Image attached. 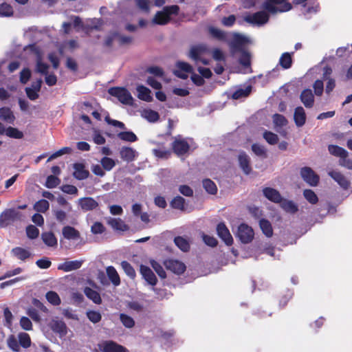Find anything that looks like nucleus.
<instances>
[{
	"instance_id": "1",
	"label": "nucleus",
	"mask_w": 352,
	"mask_h": 352,
	"mask_svg": "<svg viewBox=\"0 0 352 352\" xmlns=\"http://www.w3.org/2000/svg\"><path fill=\"white\" fill-rule=\"evenodd\" d=\"M262 7L265 10L247 14L244 16V20L253 25L262 26L269 21L270 16L266 11L275 14L287 12L292 8L291 3L287 0H265Z\"/></svg>"
},
{
	"instance_id": "2",
	"label": "nucleus",
	"mask_w": 352,
	"mask_h": 352,
	"mask_svg": "<svg viewBox=\"0 0 352 352\" xmlns=\"http://www.w3.org/2000/svg\"><path fill=\"white\" fill-rule=\"evenodd\" d=\"M25 51H30L36 59V72L45 75V82L49 86L54 85L57 82L56 76L54 74H48L49 66L41 61V54L35 45H31L26 47Z\"/></svg>"
},
{
	"instance_id": "3",
	"label": "nucleus",
	"mask_w": 352,
	"mask_h": 352,
	"mask_svg": "<svg viewBox=\"0 0 352 352\" xmlns=\"http://www.w3.org/2000/svg\"><path fill=\"white\" fill-rule=\"evenodd\" d=\"M179 11L177 6H166L162 11L157 12L153 19V23L157 25H165L170 20V15L177 14Z\"/></svg>"
},
{
	"instance_id": "4",
	"label": "nucleus",
	"mask_w": 352,
	"mask_h": 352,
	"mask_svg": "<svg viewBox=\"0 0 352 352\" xmlns=\"http://www.w3.org/2000/svg\"><path fill=\"white\" fill-rule=\"evenodd\" d=\"M209 54L208 47L204 44L192 46L189 52V57L197 64L201 63L204 65H208L209 60L204 56Z\"/></svg>"
},
{
	"instance_id": "5",
	"label": "nucleus",
	"mask_w": 352,
	"mask_h": 352,
	"mask_svg": "<svg viewBox=\"0 0 352 352\" xmlns=\"http://www.w3.org/2000/svg\"><path fill=\"white\" fill-rule=\"evenodd\" d=\"M22 214L16 209H8L0 214V228H6L17 221H20Z\"/></svg>"
},
{
	"instance_id": "6",
	"label": "nucleus",
	"mask_w": 352,
	"mask_h": 352,
	"mask_svg": "<svg viewBox=\"0 0 352 352\" xmlns=\"http://www.w3.org/2000/svg\"><path fill=\"white\" fill-rule=\"evenodd\" d=\"M110 95L116 97L118 100L124 104L132 105L133 98L131 93L123 87H113L109 89Z\"/></svg>"
},
{
	"instance_id": "7",
	"label": "nucleus",
	"mask_w": 352,
	"mask_h": 352,
	"mask_svg": "<svg viewBox=\"0 0 352 352\" xmlns=\"http://www.w3.org/2000/svg\"><path fill=\"white\" fill-rule=\"evenodd\" d=\"M237 236L243 243H250L254 238V231L247 224H241L237 230Z\"/></svg>"
},
{
	"instance_id": "8",
	"label": "nucleus",
	"mask_w": 352,
	"mask_h": 352,
	"mask_svg": "<svg viewBox=\"0 0 352 352\" xmlns=\"http://www.w3.org/2000/svg\"><path fill=\"white\" fill-rule=\"evenodd\" d=\"M300 175L303 180L311 186H316L319 182V176L309 167L302 168Z\"/></svg>"
},
{
	"instance_id": "9",
	"label": "nucleus",
	"mask_w": 352,
	"mask_h": 352,
	"mask_svg": "<svg viewBox=\"0 0 352 352\" xmlns=\"http://www.w3.org/2000/svg\"><path fill=\"white\" fill-rule=\"evenodd\" d=\"M192 67L185 62H177L174 74L179 78L186 79L192 73Z\"/></svg>"
},
{
	"instance_id": "10",
	"label": "nucleus",
	"mask_w": 352,
	"mask_h": 352,
	"mask_svg": "<svg viewBox=\"0 0 352 352\" xmlns=\"http://www.w3.org/2000/svg\"><path fill=\"white\" fill-rule=\"evenodd\" d=\"M166 269L175 274H182L186 270V265L180 261L175 259H168L164 261Z\"/></svg>"
},
{
	"instance_id": "11",
	"label": "nucleus",
	"mask_w": 352,
	"mask_h": 352,
	"mask_svg": "<svg viewBox=\"0 0 352 352\" xmlns=\"http://www.w3.org/2000/svg\"><path fill=\"white\" fill-rule=\"evenodd\" d=\"M49 325L54 333L58 334L60 338H63L67 333V327L62 320L52 319Z\"/></svg>"
},
{
	"instance_id": "12",
	"label": "nucleus",
	"mask_w": 352,
	"mask_h": 352,
	"mask_svg": "<svg viewBox=\"0 0 352 352\" xmlns=\"http://www.w3.org/2000/svg\"><path fill=\"white\" fill-rule=\"evenodd\" d=\"M217 232L218 236L224 241L227 245H230L233 243L232 236L223 223H220L217 225Z\"/></svg>"
},
{
	"instance_id": "13",
	"label": "nucleus",
	"mask_w": 352,
	"mask_h": 352,
	"mask_svg": "<svg viewBox=\"0 0 352 352\" xmlns=\"http://www.w3.org/2000/svg\"><path fill=\"white\" fill-rule=\"evenodd\" d=\"M99 347L102 352H128L124 347L113 341L102 342Z\"/></svg>"
},
{
	"instance_id": "14",
	"label": "nucleus",
	"mask_w": 352,
	"mask_h": 352,
	"mask_svg": "<svg viewBox=\"0 0 352 352\" xmlns=\"http://www.w3.org/2000/svg\"><path fill=\"white\" fill-rule=\"evenodd\" d=\"M174 152L178 155H182L188 152L190 145L186 140L177 138L173 144Z\"/></svg>"
},
{
	"instance_id": "15",
	"label": "nucleus",
	"mask_w": 352,
	"mask_h": 352,
	"mask_svg": "<svg viewBox=\"0 0 352 352\" xmlns=\"http://www.w3.org/2000/svg\"><path fill=\"white\" fill-rule=\"evenodd\" d=\"M78 204L82 210L88 211L96 208L98 206V202L92 197L80 198Z\"/></svg>"
},
{
	"instance_id": "16",
	"label": "nucleus",
	"mask_w": 352,
	"mask_h": 352,
	"mask_svg": "<svg viewBox=\"0 0 352 352\" xmlns=\"http://www.w3.org/2000/svg\"><path fill=\"white\" fill-rule=\"evenodd\" d=\"M328 174L343 189H347L349 188L350 183L342 173L338 171L332 170L329 171Z\"/></svg>"
},
{
	"instance_id": "17",
	"label": "nucleus",
	"mask_w": 352,
	"mask_h": 352,
	"mask_svg": "<svg viewBox=\"0 0 352 352\" xmlns=\"http://www.w3.org/2000/svg\"><path fill=\"white\" fill-rule=\"evenodd\" d=\"M140 272L144 279L152 287L156 285L157 278L152 270L147 266L141 265Z\"/></svg>"
},
{
	"instance_id": "18",
	"label": "nucleus",
	"mask_w": 352,
	"mask_h": 352,
	"mask_svg": "<svg viewBox=\"0 0 352 352\" xmlns=\"http://www.w3.org/2000/svg\"><path fill=\"white\" fill-rule=\"evenodd\" d=\"M307 116L302 107H298L294 109V120L298 127L302 126L306 122Z\"/></svg>"
},
{
	"instance_id": "19",
	"label": "nucleus",
	"mask_w": 352,
	"mask_h": 352,
	"mask_svg": "<svg viewBox=\"0 0 352 352\" xmlns=\"http://www.w3.org/2000/svg\"><path fill=\"white\" fill-rule=\"evenodd\" d=\"M120 153L121 158L127 162L134 161L138 155V153L131 147H122Z\"/></svg>"
},
{
	"instance_id": "20",
	"label": "nucleus",
	"mask_w": 352,
	"mask_h": 352,
	"mask_svg": "<svg viewBox=\"0 0 352 352\" xmlns=\"http://www.w3.org/2000/svg\"><path fill=\"white\" fill-rule=\"evenodd\" d=\"M300 100L307 108H311L314 103V96L311 89H305L300 94Z\"/></svg>"
},
{
	"instance_id": "21",
	"label": "nucleus",
	"mask_w": 352,
	"mask_h": 352,
	"mask_svg": "<svg viewBox=\"0 0 352 352\" xmlns=\"http://www.w3.org/2000/svg\"><path fill=\"white\" fill-rule=\"evenodd\" d=\"M238 160L239 166L243 170V173L246 175H248L252 170V168L250 166V160L249 156L244 152H241L239 155Z\"/></svg>"
},
{
	"instance_id": "22",
	"label": "nucleus",
	"mask_w": 352,
	"mask_h": 352,
	"mask_svg": "<svg viewBox=\"0 0 352 352\" xmlns=\"http://www.w3.org/2000/svg\"><path fill=\"white\" fill-rule=\"evenodd\" d=\"M136 90L138 93L137 96L140 100L146 102H151L153 100L151 91L148 88L144 85H138Z\"/></svg>"
},
{
	"instance_id": "23",
	"label": "nucleus",
	"mask_w": 352,
	"mask_h": 352,
	"mask_svg": "<svg viewBox=\"0 0 352 352\" xmlns=\"http://www.w3.org/2000/svg\"><path fill=\"white\" fill-rule=\"evenodd\" d=\"M74 176L79 180L86 179L89 175V171L85 169L84 164L76 163L74 164Z\"/></svg>"
},
{
	"instance_id": "24",
	"label": "nucleus",
	"mask_w": 352,
	"mask_h": 352,
	"mask_svg": "<svg viewBox=\"0 0 352 352\" xmlns=\"http://www.w3.org/2000/svg\"><path fill=\"white\" fill-rule=\"evenodd\" d=\"M263 195L265 197L269 200L275 202L279 203L282 201L281 195L279 192L272 188H265L263 189Z\"/></svg>"
},
{
	"instance_id": "25",
	"label": "nucleus",
	"mask_w": 352,
	"mask_h": 352,
	"mask_svg": "<svg viewBox=\"0 0 352 352\" xmlns=\"http://www.w3.org/2000/svg\"><path fill=\"white\" fill-rule=\"evenodd\" d=\"M82 261L78 260L66 261L60 265L58 269L65 272H70L79 269L82 266Z\"/></svg>"
},
{
	"instance_id": "26",
	"label": "nucleus",
	"mask_w": 352,
	"mask_h": 352,
	"mask_svg": "<svg viewBox=\"0 0 352 352\" xmlns=\"http://www.w3.org/2000/svg\"><path fill=\"white\" fill-rule=\"evenodd\" d=\"M332 72V69L329 67H326L324 69V73H323V78L324 80H327V82L326 85L325 91L327 94H329L333 91L336 86V82L335 80L331 78H328L327 76H329Z\"/></svg>"
},
{
	"instance_id": "27",
	"label": "nucleus",
	"mask_w": 352,
	"mask_h": 352,
	"mask_svg": "<svg viewBox=\"0 0 352 352\" xmlns=\"http://www.w3.org/2000/svg\"><path fill=\"white\" fill-rule=\"evenodd\" d=\"M113 40H118L120 44H126L131 41V38L130 36H121L117 33H113L106 39L105 45L107 46L111 45Z\"/></svg>"
},
{
	"instance_id": "28",
	"label": "nucleus",
	"mask_w": 352,
	"mask_h": 352,
	"mask_svg": "<svg viewBox=\"0 0 352 352\" xmlns=\"http://www.w3.org/2000/svg\"><path fill=\"white\" fill-rule=\"evenodd\" d=\"M12 255L21 261H25L31 256L30 252L25 248L16 247L11 250Z\"/></svg>"
},
{
	"instance_id": "29",
	"label": "nucleus",
	"mask_w": 352,
	"mask_h": 352,
	"mask_svg": "<svg viewBox=\"0 0 352 352\" xmlns=\"http://www.w3.org/2000/svg\"><path fill=\"white\" fill-rule=\"evenodd\" d=\"M0 118L8 124H13L15 116L10 108H0Z\"/></svg>"
},
{
	"instance_id": "30",
	"label": "nucleus",
	"mask_w": 352,
	"mask_h": 352,
	"mask_svg": "<svg viewBox=\"0 0 352 352\" xmlns=\"http://www.w3.org/2000/svg\"><path fill=\"white\" fill-rule=\"evenodd\" d=\"M63 234L64 237L69 240H76L80 236L79 232L72 226H65L63 228Z\"/></svg>"
},
{
	"instance_id": "31",
	"label": "nucleus",
	"mask_w": 352,
	"mask_h": 352,
	"mask_svg": "<svg viewBox=\"0 0 352 352\" xmlns=\"http://www.w3.org/2000/svg\"><path fill=\"white\" fill-rule=\"evenodd\" d=\"M106 272L109 280L115 286H118L120 284V276L116 270L113 267H107L106 269Z\"/></svg>"
},
{
	"instance_id": "32",
	"label": "nucleus",
	"mask_w": 352,
	"mask_h": 352,
	"mask_svg": "<svg viewBox=\"0 0 352 352\" xmlns=\"http://www.w3.org/2000/svg\"><path fill=\"white\" fill-rule=\"evenodd\" d=\"M248 41V38L241 34H234L233 41L231 43V47L240 50L243 44Z\"/></svg>"
},
{
	"instance_id": "33",
	"label": "nucleus",
	"mask_w": 352,
	"mask_h": 352,
	"mask_svg": "<svg viewBox=\"0 0 352 352\" xmlns=\"http://www.w3.org/2000/svg\"><path fill=\"white\" fill-rule=\"evenodd\" d=\"M252 87L248 85L245 87H240L232 94V98L235 100L246 98L251 93Z\"/></svg>"
},
{
	"instance_id": "34",
	"label": "nucleus",
	"mask_w": 352,
	"mask_h": 352,
	"mask_svg": "<svg viewBox=\"0 0 352 352\" xmlns=\"http://www.w3.org/2000/svg\"><path fill=\"white\" fill-rule=\"evenodd\" d=\"M141 116L148 122H155L159 120L160 116L157 111L145 109L141 111Z\"/></svg>"
},
{
	"instance_id": "35",
	"label": "nucleus",
	"mask_w": 352,
	"mask_h": 352,
	"mask_svg": "<svg viewBox=\"0 0 352 352\" xmlns=\"http://www.w3.org/2000/svg\"><path fill=\"white\" fill-rule=\"evenodd\" d=\"M41 239L43 243L49 247H54L57 245V239L51 232H43L41 234Z\"/></svg>"
},
{
	"instance_id": "36",
	"label": "nucleus",
	"mask_w": 352,
	"mask_h": 352,
	"mask_svg": "<svg viewBox=\"0 0 352 352\" xmlns=\"http://www.w3.org/2000/svg\"><path fill=\"white\" fill-rule=\"evenodd\" d=\"M108 223L115 230L124 231L128 229L127 226L121 219L110 218Z\"/></svg>"
},
{
	"instance_id": "37",
	"label": "nucleus",
	"mask_w": 352,
	"mask_h": 352,
	"mask_svg": "<svg viewBox=\"0 0 352 352\" xmlns=\"http://www.w3.org/2000/svg\"><path fill=\"white\" fill-rule=\"evenodd\" d=\"M85 294L88 298L91 300L96 304H100L102 302L99 293L90 287H85Z\"/></svg>"
},
{
	"instance_id": "38",
	"label": "nucleus",
	"mask_w": 352,
	"mask_h": 352,
	"mask_svg": "<svg viewBox=\"0 0 352 352\" xmlns=\"http://www.w3.org/2000/svg\"><path fill=\"white\" fill-rule=\"evenodd\" d=\"M259 225L262 232L266 236L271 237L272 236L273 230L270 221L265 219H261Z\"/></svg>"
},
{
	"instance_id": "39",
	"label": "nucleus",
	"mask_w": 352,
	"mask_h": 352,
	"mask_svg": "<svg viewBox=\"0 0 352 352\" xmlns=\"http://www.w3.org/2000/svg\"><path fill=\"white\" fill-rule=\"evenodd\" d=\"M20 346L28 349L31 346V339L29 334L25 332H21L17 336Z\"/></svg>"
},
{
	"instance_id": "40",
	"label": "nucleus",
	"mask_w": 352,
	"mask_h": 352,
	"mask_svg": "<svg viewBox=\"0 0 352 352\" xmlns=\"http://www.w3.org/2000/svg\"><path fill=\"white\" fill-rule=\"evenodd\" d=\"M280 203L282 208L287 212L295 213L298 210V206L292 201L282 200Z\"/></svg>"
},
{
	"instance_id": "41",
	"label": "nucleus",
	"mask_w": 352,
	"mask_h": 352,
	"mask_svg": "<svg viewBox=\"0 0 352 352\" xmlns=\"http://www.w3.org/2000/svg\"><path fill=\"white\" fill-rule=\"evenodd\" d=\"M175 245L183 252H187L190 248V245L187 239L182 236H177L174 239Z\"/></svg>"
},
{
	"instance_id": "42",
	"label": "nucleus",
	"mask_w": 352,
	"mask_h": 352,
	"mask_svg": "<svg viewBox=\"0 0 352 352\" xmlns=\"http://www.w3.org/2000/svg\"><path fill=\"white\" fill-rule=\"evenodd\" d=\"M329 151L331 154L340 157V159L347 155L346 151L338 146L330 145L329 146Z\"/></svg>"
},
{
	"instance_id": "43",
	"label": "nucleus",
	"mask_w": 352,
	"mask_h": 352,
	"mask_svg": "<svg viewBox=\"0 0 352 352\" xmlns=\"http://www.w3.org/2000/svg\"><path fill=\"white\" fill-rule=\"evenodd\" d=\"M292 63V56L289 53L285 52L280 58L279 63L284 69H288L291 67Z\"/></svg>"
},
{
	"instance_id": "44",
	"label": "nucleus",
	"mask_w": 352,
	"mask_h": 352,
	"mask_svg": "<svg viewBox=\"0 0 352 352\" xmlns=\"http://www.w3.org/2000/svg\"><path fill=\"white\" fill-rule=\"evenodd\" d=\"M49 208L50 204L45 199H41L34 205V209L38 212H45Z\"/></svg>"
},
{
	"instance_id": "45",
	"label": "nucleus",
	"mask_w": 352,
	"mask_h": 352,
	"mask_svg": "<svg viewBox=\"0 0 352 352\" xmlns=\"http://www.w3.org/2000/svg\"><path fill=\"white\" fill-rule=\"evenodd\" d=\"M209 32L212 37L215 38L217 40L225 41L226 39V33L218 28L210 27L209 28Z\"/></svg>"
},
{
	"instance_id": "46",
	"label": "nucleus",
	"mask_w": 352,
	"mask_h": 352,
	"mask_svg": "<svg viewBox=\"0 0 352 352\" xmlns=\"http://www.w3.org/2000/svg\"><path fill=\"white\" fill-rule=\"evenodd\" d=\"M73 25V26L76 28L80 29L82 27V21L81 19L78 17L75 16L72 23H63V28L64 30L65 33H69V28Z\"/></svg>"
},
{
	"instance_id": "47",
	"label": "nucleus",
	"mask_w": 352,
	"mask_h": 352,
	"mask_svg": "<svg viewBox=\"0 0 352 352\" xmlns=\"http://www.w3.org/2000/svg\"><path fill=\"white\" fill-rule=\"evenodd\" d=\"M120 139L123 141L133 142L137 140V136L131 131L120 132L118 134Z\"/></svg>"
},
{
	"instance_id": "48",
	"label": "nucleus",
	"mask_w": 352,
	"mask_h": 352,
	"mask_svg": "<svg viewBox=\"0 0 352 352\" xmlns=\"http://www.w3.org/2000/svg\"><path fill=\"white\" fill-rule=\"evenodd\" d=\"M47 301L53 305H59L60 304V298L58 294L55 292L50 291L46 294Z\"/></svg>"
},
{
	"instance_id": "49",
	"label": "nucleus",
	"mask_w": 352,
	"mask_h": 352,
	"mask_svg": "<svg viewBox=\"0 0 352 352\" xmlns=\"http://www.w3.org/2000/svg\"><path fill=\"white\" fill-rule=\"evenodd\" d=\"M203 186L205 190L211 195H214L217 191L215 184L209 179L203 181Z\"/></svg>"
},
{
	"instance_id": "50",
	"label": "nucleus",
	"mask_w": 352,
	"mask_h": 352,
	"mask_svg": "<svg viewBox=\"0 0 352 352\" xmlns=\"http://www.w3.org/2000/svg\"><path fill=\"white\" fill-rule=\"evenodd\" d=\"M170 205L173 208L184 210L185 209V199L180 196H177L172 200Z\"/></svg>"
},
{
	"instance_id": "51",
	"label": "nucleus",
	"mask_w": 352,
	"mask_h": 352,
	"mask_svg": "<svg viewBox=\"0 0 352 352\" xmlns=\"http://www.w3.org/2000/svg\"><path fill=\"white\" fill-rule=\"evenodd\" d=\"M8 347L13 351L18 352L20 350V344L14 336L11 335L7 339Z\"/></svg>"
},
{
	"instance_id": "52",
	"label": "nucleus",
	"mask_w": 352,
	"mask_h": 352,
	"mask_svg": "<svg viewBox=\"0 0 352 352\" xmlns=\"http://www.w3.org/2000/svg\"><path fill=\"white\" fill-rule=\"evenodd\" d=\"M5 133L7 136L16 139H21L23 137V133L21 131L11 126L6 129Z\"/></svg>"
},
{
	"instance_id": "53",
	"label": "nucleus",
	"mask_w": 352,
	"mask_h": 352,
	"mask_svg": "<svg viewBox=\"0 0 352 352\" xmlns=\"http://www.w3.org/2000/svg\"><path fill=\"white\" fill-rule=\"evenodd\" d=\"M53 214L56 218V219L61 223H65L66 222V220H67V212L62 210V209H54L53 210Z\"/></svg>"
},
{
	"instance_id": "54",
	"label": "nucleus",
	"mask_w": 352,
	"mask_h": 352,
	"mask_svg": "<svg viewBox=\"0 0 352 352\" xmlns=\"http://www.w3.org/2000/svg\"><path fill=\"white\" fill-rule=\"evenodd\" d=\"M303 195L305 198L311 204H315L318 201L316 194L312 190H305L303 192Z\"/></svg>"
},
{
	"instance_id": "55",
	"label": "nucleus",
	"mask_w": 352,
	"mask_h": 352,
	"mask_svg": "<svg viewBox=\"0 0 352 352\" xmlns=\"http://www.w3.org/2000/svg\"><path fill=\"white\" fill-rule=\"evenodd\" d=\"M120 319L122 324L126 328H132L135 325L134 320L126 314H121L120 315Z\"/></svg>"
},
{
	"instance_id": "56",
	"label": "nucleus",
	"mask_w": 352,
	"mask_h": 352,
	"mask_svg": "<svg viewBox=\"0 0 352 352\" xmlns=\"http://www.w3.org/2000/svg\"><path fill=\"white\" fill-rule=\"evenodd\" d=\"M13 14V10L10 5L3 3L0 4V16H10Z\"/></svg>"
},
{
	"instance_id": "57",
	"label": "nucleus",
	"mask_w": 352,
	"mask_h": 352,
	"mask_svg": "<svg viewBox=\"0 0 352 352\" xmlns=\"http://www.w3.org/2000/svg\"><path fill=\"white\" fill-rule=\"evenodd\" d=\"M100 162L102 168L108 171L111 170L116 165L115 161L113 159L107 157H103Z\"/></svg>"
},
{
	"instance_id": "58",
	"label": "nucleus",
	"mask_w": 352,
	"mask_h": 352,
	"mask_svg": "<svg viewBox=\"0 0 352 352\" xmlns=\"http://www.w3.org/2000/svg\"><path fill=\"white\" fill-rule=\"evenodd\" d=\"M60 183V179L55 175H50L47 177L45 186L48 188L56 187Z\"/></svg>"
},
{
	"instance_id": "59",
	"label": "nucleus",
	"mask_w": 352,
	"mask_h": 352,
	"mask_svg": "<svg viewBox=\"0 0 352 352\" xmlns=\"http://www.w3.org/2000/svg\"><path fill=\"white\" fill-rule=\"evenodd\" d=\"M152 267L154 269V270L156 272V273L158 274V276L162 278H165L166 275V272L164 270L162 266L157 263L155 261H152L151 262Z\"/></svg>"
},
{
	"instance_id": "60",
	"label": "nucleus",
	"mask_w": 352,
	"mask_h": 352,
	"mask_svg": "<svg viewBox=\"0 0 352 352\" xmlns=\"http://www.w3.org/2000/svg\"><path fill=\"white\" fill-rule=\"evenodd\" d=\"M121 266L124 272L131 278H133L135 276V272L133 267L127 261H122Z\"/></svg>"
},
{
	"instance_id": "61",
	"label": "nucleus",
	"mask_w": 352,
	"mask_h": 352,
	"mask_svg": "<svg viewBox=\"0 0 352 352\" xmlns=\"http://www.w3.org/2000/svg\"><path fill=\"white\" fill-rule=\"evenodd\" d=\"M26 234L28 238L34 239L38 237L39 234V230L34 226L30 225L26 228Z\"/></svg>"
},
{
	"instance_id": "62",
	"label": "nucleus",
	"mask_w": 352,
	"mask_h": 352,
	"mask_svg": "<svg viewBox=\"0 0 352 352\" xmlns=\"http://www.w3.org/2000/svg\"><path fill=\"white\" fill-rule=\"evenodd\" d=\"M19 324H20L21 327L25 331L32 330V327H33L32 323L31 320L28 317H25V316L21 317L20 319V321H19Z\"/></svg>"
},
{
	"instance_id": "63",
	"label": "nucleus",
	"mask_w": 352,
	"mask_h": 352,
	"mask_svg": "<svg viewBox=\"0 0 352 352\" xmlns=\"http://www.w3.org/2000/svg\"><path fill=\"white\" fill-rule=\"evenodd\" d=\"M263 138L270 144H275L278 142V135L270 131H265L263 133Z\"/></svg>"
},
{
	"instance_id": "64",
	"label": "nucleus",
	"mask_w": 352,
	"mask_h": 352,
	"mask_svg": "<svg viewBox=\"0 0 352 352\" xmlns=\"http://www.w3.org/2000/svg\"><path fill=\"white\" fill-rule=\"evenodd\" d=\"M252 151L258 156L265 157H266V150L265 147L258 144H254L252 146Z\"/></svg>"
}]
</instances>
